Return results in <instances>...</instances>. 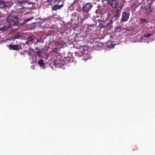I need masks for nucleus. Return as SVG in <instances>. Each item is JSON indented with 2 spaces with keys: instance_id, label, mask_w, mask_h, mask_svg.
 <instances>
[{
  "instance_id": "30",
  "label": "nucleus",
  "mask_w": 155,
  "mask_h": 155,
  "mask_svg": "<svg viewBox=\"0 0 155 155\" xmlns=\"http://www.w3.org/2000/svg\"><path fill=\"white\" fill-rule=\"evenodd\" d=\"M141 9H142V10H143V9H145V7H143V6H141Z\"/></svg>"
},
{
  "instance_id": "7",
  "label": "nucleus",
  "mask_w": 155,
  "mask_h": 155,
  "mask_svg": "<svg viewBox=\"0 0 155 155\" xmlns=\"http://www.w3.org/2000/svg\"><path fill=\"white\" fill-rule=\"evenodd\" d=\"M130 14L126 12H123L122 13V18L121 21L123 22H125L127 21L129 17Z\"/></svg>"
},
{
  "instance_id": "4",
  "label": "nucleus",
  "mask_w": 155,
  "mask_h": 155,
  "mask_svg": "<svg viewBox=\"0 0 155 155\" xmlns=\"http://www.w3.org/2000/svg\"><path fill=\"white\" fill-rule=\"evenodd\" d=\"M13 4L11 2H5L3 0L0 1V8H6L11 6Z\"/></svg>"
},
{
  "instance_id": "16",
  "label": "nucleus",
  "mask_w": 155,
  "mask_h": 155,
  "mask_svg": "<svg viewBox=\"0 0 155 155\" xmlns=\"http://www.w3.org/2000/svg\"><path fill=\"white\" fill-rule=\"evenodd\" d=\"M9 28H10V27H9V25L8 26H5L0 28V31H5L8 29Z\"/></svg>"
},
{
  "instance_id": "19",
  "label": "nucleus",
  "mask_w": 155,
  "mask_h": 155,
  "mask_svg": "<svg viewBox=\"0 0 155 155\" xmlns=\"http://www.w3.org/2000/svg\"><path fill=\"white\" fill-rule=\"evenodd\" d=\"M36 55L38 57H41L42 56V53L41 51H38L36 52Z\"/></svg>"
},
{
  "instance_id": "11",
  "label": "nucleus",
  "mask_w": 155,
  "mask_h": 155,
  "mask_svg": "<svg viewBox=\"0 0 155 155\" xmlns=\"http://www.w3.org/2000/svg\"><path fill=\"white\" fill-rule=\"evenodd\" d=\"M140 25L142 27L144 26L148 22V21L147 19L140 18Z\"/></svg>"
},
{
  "instance_id": "3",
  "label": "nucleus",
  "mask_w": 155,
  "mask_h": 155,
  "mask_svg": "<svg viewBox=\"0 0 155 155\" xmlns=\"http://www.w3.org/2000/svg\"><path fill=\"white\" fill-rule=\"evenodd\" d=\"M107 21L106 22H105L102 21H100V24L101 25V27L105 28V29L107 30H110L112 27V24L113 22L112 21Z\"/></svg>"
},
{
  "instance_id": "29",
  "label": "nucleus",
  "mask_w": 155,
  "mask_h": 155,
  "mask_svg": "<svg viewBox=\"0 0 155 155\" xmlns=\"http://www.w3.org/2000/svg\"><path fill=\"white\" fill-rule=\"evenodd\" d=\"M54 1L55 2H57V3H58L59 2H60V1L59 0H54Z\"/></svg>"
},
{
  "instance_id": "34",
  "label": "nucleus",
  "mask_w": 155,
  "mask_h": 155,
  "mask_svg": "<svg viewBox=\"0 0 155 155\" xmlns=\"http://www.w3.org/2000/svg\"><path fill=\"white\" fill-rule=\"evenodd\" d=\"M20 48H21V46H20Z\"/></svg>"
},
{
  "instance_id": "23",
  "label": "nucleus",
  "mask_w": 155,
  "mask_h": 155,
  "mask_svg": "<svg viewBox=\"0 0 155 155\" xmlns=\"http://www.w3.org/2000/svg\"><path fill=\"white\" fill-rule=\"evenodd\" d=\"M64 60L65 62L66 61L68 62L71 59L69 57L67 58L66 57H64Z\"/></svg>"
},
{
  "instance_id": "20",
  "label": "nucleus",
  "mask_w": 155,
  "mask_h": 155,
  "mask_svg": "<svg viewBox=\"0 0 155 155\" xmlns=\"http://www.w3.org/2000/svg\"><path fill=\"white\" fill-rule=\"evenodd\" d=\"M118 18H119L117 17L114 16L113 17H112L111 20H110V21H112L113 23L115 21L117 20Z\"/></svg>"
},
{
  "instance_id": "18",
  "label": "nucleus",
  "mask_w": 155,
  "mask_h": 155,
  "mask_svg": "<svg viewBox=\"0 0 155 155\" xmlns=\"http://www.w3.org/2000/svg\"><path fill=\"white\" fill-rule=\"evenodd\" d=\"M59 9L58 7V5H53L52 7V11H56L58 9Z\"/></svg>"
},
{
  "instance_id": "14",
  "label": "nucleus",
  "mask_w": 155,
  "mask_h": 155,
  "mask_svg": "<svg viewBox=\"0 0 155 155\" xmlns=\"http://www.w3.org/2000/svg\"><path fill=\"white\" fill-rule=\"evenodd\" d=\"M18 45H9V48L13 50H17L19 49Z\"/></svg>"
},
{
  "instance_id": "26",
  "label": "nucleus",
  "mask_w": 155,
  "mask_h": 155,
  "mask_svg": "<svg viewBox=\"0 0 155 155\" xmlns=\"http://www.w3.org/2000/svg\"><path fill=\"white\" fill-rule=\"evenodd\" d=\"M120 15L117 14V13H116L114 12V16L117 17L118 18H119V17L120 16Z\"/></svg>"
},
{
  "instance_id": "6",
  "label": "nucleus",
  "mask_w": 155,
  "mask_h": 155,
  "mask_svg": "<svg viewBox=\"0 0 155 155\" xmlns=\"http://www.w3.org/2000/svg\"><path fill=\"white\" fill-rule=\"evenodd\" d=\"M93 6L90 3H87L85 4L83 6L82 10L84 12H88L90 10Z\"/></svg>"
},
{
  "instance_id": "13",
  "label": "nucleus",
  "mask_w": 155,
  "mask_h": 155,
  "mask_svg": "<svg viewBox=\"0 0 155 155\" xmlns=\"http://www.w3.org/2000/svg\"><path fill=\"white\" fill-rule=\"evenodd\" d=\"M140 5V3L139 2H137L135 3H134L132 6V8L135 10L136 8L139 7V6Z\"/></svg>"
},
{
  "instance_id": "35",
  "label": "nucleus",
  "mask_w": 155,
  "mask_h": 155,
  "mask_svg": "<svg viewBox=\"0 0 155 155\" xmlns=\"http://www.w3.org/2000/svg\"><path fill=\"white\" fill-rule=\"evenodd\" d=\"M154 13H155V12H154Z\"/></svg>"
},
{
  "instance_id": "22",
  "label": "nucleus",
  "mask_w": 155,
  "mask_h": 155,
  "mask_svg": "<svg viewBox=\"0 0 155 155\" xmlns=\"http://www.w3.org/2000/svg\"><path fill=\"white\" fill-rule=\"evenodd\" d=\"M152 35V34L150 33H145L143 35V36L145 37L149 38Z\"/></svg>"
},
{
  "instance_id": "8",
  "label": "nucleus",
  "mask_w": 155,
  "mask_h": 155,
  "mask_svg": "<svg viewBox=\"0 0 155 155\" xmlns=\"http://www.w3.org/2000/svg\"><path fill=\"white\" fill-rule=\"evenodd\" d=\"M78 56L79 57L84 56L83 59L84 60H87L89 59V56L88 55L85 54L84 52L81 51H79L78 53Z\"/></svg>"
},
{
  "instance_id": "31",
  "label": "nucleus",
  "mask_w": 155,
  "mask_h": 155,
  "mask_svg": "<svg viewBox=\"0 0 155 155\" xmlns=\"http://www.w3.org/2000/svg\"><path fill=\"white\" fill-rule=\"evenodd\" d=\"M26 52H28V54H29V55L30 54V52L29 51H26Z\"/></svg>"
},
{
  "instance_id": "27",
  "label": "nucleus",
  "mask_w": 155,
  "mask_h": 155,
  "mask_svg": "<svg viewBox=\"0 0 155 155\" xmlns=\"http://www.w3.org/2000/svg\"><path fill=\"white\" fill-rule=\"evenodd\" d=\"M27 2L26 1H23L22 2H20V4H25Z\"/></svg>"
},
{
  "instance_id": "9",
  "label": "nucleus",
  "mask_w": 155,
  "mask_h": 155,
  "mask_svg": "<svg viewBox=\"0 0 155 155\" xmlns=\"http://www.w3.org/2000/svg\"><path fill=\"white\" fill-rule=\"evenodd\" d=\"M34 40L33 38V36H30L29 38H28L27 40L25 43L24 44V45L26 44H28V45H30L33 43Z\"/></svg>"
},
{
  "instance_id": "33",
  "label": "nucleus",
  "mask_w": 155,
  "mask_h": 155,
  "mask_svg": "<svg viewBox=\"0 0 155 155\" xmlns=\"http://www.w3.org/2000/svg\"><path fill=\"white\" fill-rule=\"evenodd\" d=\"M19 1H18V3H19Z\"/></svg>"
},
{
  "instance_id": "17",
  "label": "nucleus",
  "mask_w": 155,
  "mask_h": 155,
  "mask_svg": "<svg viewBox=\"0 0 155 155\" xmlns=\"http://www.w3.org/2000/svg\"><path fill=\"white\" fill-rule=\"evenodd\" d=\"M38 63L39 64L41 67H44L45 65V64L43 62V60L42 59L38 61Z\"/></svg>"
},
{
  "instance_id": "21",
  "label": "nucleus",
  "mask_w": 155,
  "mask_h": 155,
  "mask_svg": "<svg viewBox=\"0 0 155 155\" xmlns=\"http://www.w3.org/2000/svg\"><path fill=\"white\" fill-rule=\"evenodd\" d=\"M121 28L120 27H118L116 28L114 32H120L121 31Z\"/></svg>"
},
{
  "instance_id": "28",
  "label": "nucleus",
  "mask_w": 155,
  "mask_h": 155,
  "mask_svg": "<svg viewBox=\"0 0 155 155\" xmlns=\"http://www.w3.org/2000/svg\"><path fill=\"white\" fill-rule=\"evenodd\" d=\"M64 6V5L63 4L61 5H58V7L59 8V9L61 8L62 7Z\"/></svg>"
},
{
  "instance_id": "10",
  "label": "nucleus",
  "mask_w": 155,
  "mask_h": 155,
  "mask_svg": "<svg viewBox=\"0 0 155 155\" xmlns=\"http://www.w3.org/2000/svg\"><path fill=\"white\" fill-rule=\"evenodd\" d=\"M145 10L146 11V15L148 14L153 12L152 10L151 9V6L150 5H147L145 6Z\"/></svg>"
},
{
  "instance_id": "36",
  "label": "nucleus",
  "mask_w": 155,
  "mask_h": 155,
  "mask_svg": "<svg viewBox=\"0 0 155 155\" xmlns=\"http://www.w3.org/2000/svg\"><path fill=\"white\" fill-rule=\"evenodd\" d=\"M1 18V17H0V18Z\"/></svg>"
},
{
  "instance_id": "1",
  "label": "nucleus",
  "mask_w": 155,
  "mask_h": 155,
  "mask_svg": "<svg viewBox=\"0 0 155 155\" xmlns=\"http://www.w3.org/2000/svg\"><path fill=\"white\" fill-rule=\"evenodd\" d=\"M6 21L9 24V27L12 29L13 32L19 28V20L17 16L10 15L7 18Z\"/></svg>"
},
{
  "instance_id": "15",
  "label": "nucleus",
  "mask_w": 155,
  "mask_h": 155,
  "mask_svg": "<svg viewBox=\"0 0 155 155\" xmlns=\"http://www.w3.org/2000/svg\"><path fill=\"white\" fill-rule=\"evenodd\" d=\"M32 18H28L26 20L21 19V21H22L23 20V23H20V26H21V25H24V24H25L27 22L31 20L32 19Z\"/></svg>"
},
{
  "instance_id": "5",
  "label": "nucleus",
  "mask_w": 155,
  "mask_h": 155,
  "mask_svg": "<svg viewBox=\"0 0 155 155\" xmlns=\"http://www.w3.org/2000/svg\"><path fill=\"white\" fill-rule=\"evenodd\" d=\"M106 1L107 4L113 8L117 7L119 5L118 1L116 0H106Z\"/></svg>"
},
{
  "instance_id": "25",
  "label": "nucleus",
  "mask_w": 155,
  "mask_h": 155,
  "mask_svg": "<svg viewBox=\"0 0 155 155\" xmlns=\"http://www.w3.org/2000/svg\"><path fill=\"white\" fill-rule=\"evenodd\" d=\"M52 0H47L46 2L50 3V5H51L52 4H51V3L52 2Z\"/></svg>"
},
{
  "instance_id": "2",
  "label": "nucleus",
  "mask_w": 155,
  "mask_h": 155,
  "mask_svg": "<svg viewBox=\"0 0 155 155\" xmlns=\"http://www.w3.org/2000/svg\"><path fill=\"white\" fill-rule=\"evenodd\" d=\"M60 50V49L59 48H54L52 51V54L53 56L54 57H55L56 58V59H54V61L55 63L57 64H60L61 63L59 60H56V59L58 58V57H59L60 55V54L59 52ZM61 57H60L59 58V60L61 59Z\"/></svg>"
},
{
  "instance_id": "12",
  "label": "nucleus",
  "mask_w": 155,
  "mask_h": 155,
  "mask_svg": "<svg viewBox=\"0 0 155 155\" xmlns=\"http://www.w3.org/2000/svg\"><path fill=\"white\" fill-rule=\"evenodd\" d=\"M114 9L115 13L120 15L121 11L122 9V7L121 5L117 7L114 8Z\"/></svg>"
},
{
  "instance_id": "32",
  "label": "nucleus",
  "mask_w": 155,
  "mask_h": 155,
  "mask_svg": "<svg viewBox=\"0 0 155 155\" xmlns=\"http://www.w3.org/2000/svg\"><path fill=\"white\" fill-rule=\"evenodd\" d=\"M126 30H127V31H129L130 30L127 29H126Z\"/></svg>"
},
{
  "instance_id": "24",
  "label": "nucleus",
  "mask_w": 155,
  "mask_h": 155,
  "mask_svg": "<svg viewBox=\"0 0 155 155\" xmlns=\"http://www.w3.org/2000/svg\"><path fill=\"white\" fill-rule=\"evenodd\" d=\"M49 20V18H43V21L44 22H45Z\"/></svg>"
}]
</instances>
